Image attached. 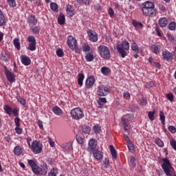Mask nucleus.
Listing matches in <instances>:
<instances>
[{
    "instance_id": "obj_1",
    "label": "nucleus",
    "mask_w": 176,
    "mask_h": 176,
    "mask_svg": "<svg viewBox=\"0 0 176 176\" xmlns=\"http://www.w3.org/2000/svg\"><path fill=\"white\" fill-rule=\"evenodd\" d=\"M142 12L144 17H156L157 10L155 8V3L147 1L142 4Z\"/></svg>"
},
{
    "instance_id": "obj_2",
    "label": "nucleus",
    "mask_w": 176,
    "mask_h": 176,
    "mask_svg": "<svg viewBox=\"0 0 176 176\" xmlns=\"http://www.w3.org/2000/svg\"><path fill=\"white\" fill-rule=\"evenodd\" d=\"M28 163L29 166H31V168L34 173V174L41 175H46L47 174V167L45 166L43 169L38 166L37 164L33 160H28Z\"/></svg>"
},
{
    "instance_id": "obj_3",
    "label": "nucleus",
    "mask_w": 176,
    "mask_h": 176,
    "mask_svg": "<svg viewBox=\"0 0 176 176\" xmlns=\"http://www.w3.org/2000/svg\"><path fill=\"white\" fill-rule=\"evenodd\" d=\"M163 164H162V168L164 170L166 176H173V166H171V163L168 158L163 159Z\"/></svg>"
},
{
    "instance_id": "obj_4",
    "label": "nucleus",
    "mask_w": 176,
    "mask_h": 176,
    "mask_svg": "<svg viewBox=\"0 0 176 176\" xmlns=\"http://www.w3.org/2000/svg\"><path fill=\"white\" fill-rule=\"evenodd\" d=\"M98 50L102 58L104 60H109L111 58V51L108 47L102 45L98 47Z\"/></svg>"
},
{
    "instance_id": "obj_5",
    "label": "nucleus",
    "mask_w": 176,
    "mask_h": 176,
    "mask_svg": "<svg viewBox=\"0 0 176 176\" xmlns=\"http://www.w3.org/2000/svg\"><path fill=\"white\" fill-rule=\"evenodd\" d=\"M71 115L72 118H73V119H75L76 120H80V119H82V118L85 116L83 111H82V109H80V108L73 109L71 111Z\"/></svg>"
},
{
    "instance_id": "obj_6",
    "label": "nucleus",
    "mask_w": 176,
    "mask_h": 176,
    "mask_svg": "<svg viewBox=\"0 0 176 176\" xmlns=\"http://www.w3.org/2000/svg\"><path fill=\"white\" fill-rule=\"evenodd\" d=\"M28 41L30 42V43L27 49L30 50V52H35V50H36V40H35V36H29Z\"/></svg>"
},
{
    "instance_id": "obj_7",
    "label": "nucleus",
    "mask_w": 176,
    "mask_h": 176,
    "mask_svg": "<svg viewBox=\"0 0 176 176\" xmlns=\"http://www.w3.org/2000/svg\"><path fill=\"white\" fill-rule=\"evenodd\" d=\"M31 148L34 153L38 154L42 152V144L36 140L32 142Z\"/></svg>"
},
{
    "instance_id": "obj_8",
    "label": "nucleus",
    "mask_w": 176,
    "mask_h": 176,
    "mask_svg": "<svg viewBox=\"0 0 176 176\" xmlns=\"http://www.w3.org/2000/svg\"><path fill=\"white\" fill-rule=\"evenodd\" d=\"M67 43L69 49H71V50H75L76 45H78V42L76 41V39L74 38V36H67Z\"/></svg>"
},
{
    "instance_id": "obj_9",
    "label": "nucleus",
    "mask_w": 176,
    "mask_h": 176,
    "mask_svg": "<svg viewBox=\"0 0 176 176\" xmlns=\"http://www.w3.org/2000/svg\"><path fill=\"white\" fill-rule=\"evenodd\" d=\"M87 34H88V38L91 42H97L98 41V35L96 32H94L91 30H88L87 31Z\"/></svg>"
},
{
    "instance_id": "obj_10",
    "label": "nucleus",
    "mask_w": 176,
    "mask_h": 176,
    "mask_svg": "<svg viewBox=\"0 0 176 176\" xmlns=\"http://www.w3.org/2000/svg\"><path fill=\"white\" fill-rule=\"evenodd\" d=\"M5 74L8 82H10V83L14 82L16 76H14V74L9 71V69H8L6 67H5Z\"/></svg>"
},
{
    "instance_id": "obj_11",
    "label": "nucleus",
    "mask_w": 176,
    "mask_h": 176,
    "mask_svg": "<svg viewBox=\"0 0 176 176\" xmlns=\"http://www.w3.org/2000/svg\"><path fill=\"white\" fill-rule=\"evenodd\" d=\"M98 89V96H100V97H104L105 96H107V94L109 93L108 87L104 85L99 87Z\"/></svg>"
},
{
    "instance_id": "obj_12",
    "label": "nucleus",
    "mask_w": 176,
    "mask_h": 176,
    "mask_svg": "<svg viewBox=\"0 0 176 176\" xmlns=\"http://www.w3.org/2000/svg\"><path fill=\"white\" fill-rule=\"evenodd\" d=\"M94 83H96V79L94 76H91L88 78H87L85 81V87L86 89H91L93 87Z\"/></svg>"
},
{
    "instance_id": "obj_13",
    "label": "nucleus",
    "mask_w": 176,
    "mask_h": 176,
    "mask_svg": "<svg viewBox=\"0 0 176 176\" xmlns=\"http://www.w3.org/2000/svg\"><path fill=\"white\" fill-rule=\"evenodd\" d=\"M88 149L91 152H94L97 150V140L96 139H91L88 144Z\"/></svg>"
},
{
    "instance_id": "obj_14",
    "label": "nucleus",
    "mask_w": 176,
    "mask_h": 176,
    "mask_svg": "<svg viewBox=\"0 0 176 176\" xmlns=\"http://www.w3.org/2000/svg\"><path fill=\"white\" fill-rule=\"evenodd\" d=\"M129 114L124 116L122 118V121L124 123V129L125 131H129L130 130V124L129 123Z\"/></svg>"
},
{
    "instance_id": "obj_15",
    "label": "nucleus",
    "mask_w": 176,
    "mask_h": 176,
    "mask_svg": "<svg viewBox=\"0 0 176 176\" xmlns=\"http://www.w3.org/2000/svg\"><path fill=\"white\" fill-rule=\"evenodd\" d=\"M72 145V142H69L67 143L63 144L62 148L64 151V152H71L74 150Z\"/></svg>"
},
{
    "instance_id": "obj_16",
    "label": "nucleus",
    "mask_w": 176,
    "mask_h": 176,
    "mask_svg": "<svg viewBox=\"0 0 176 176\" xmlns=\"http://www.w3.org/2000/svg\"><path fill=\"white\" fill-rule=\"evenodd\" d=\"M116 48L120 57H122V58H124V57L129 54V50H124V48L119 47H116Z\"/></svg>"
},
{
    "instance_id": "obj_17",
    "label": "nucleus",
    "mask_w": 176,
    "mask_h": 176,
    "mask_svg": "<svg viewBox=\"0 0 176 176\" xmlns=\"http://www.w3.org/2000/svg\"><path fill=\"white\" fill-rule=\"evenodd\" d=\"M160 49H161V47L159 45L152 44L150 46L151 52H152L155 54H159V53H160Z\"/></svg>"
},
{
    "instance_id": "obj_18",
    "label": "nucleus",
    "mask_w": 176,
    "mask_h": 176,
    "mask_svg": "<svg viewBox=\"0 0 176 176\" xmlns=\"http://www.w3.org/2000/svg\"><path fill=\"white\" fill-rule=\"evenodd\" d=\"M93 152V155L96 160H101L102 159L103 153L100 150L96 149Z\"/></svg>"
},
{
    "instance_id": "obj_19",
    "label": "nucleus",
    "mask_w": 176,
    "mask_h": 176,
    "mask_svg": "<svg viewBox=\"0 0 176 176\" xmlns=\"http://www.w3.org/2000/svg\"><path fill=\"white\" fill-rule=\"evenodd\" d=\"M162 56L166 60V61H171V60L173 58V54L168 51H164L162 52Z\"/></svg>"
},
{
    "instance_id": "obj_20",
    "label": "nucleus",
    "mask_w": 176,
    "mask_h": 176,
    "mask_svg": "<svg viewBox=\"0 0 176 176\" xmlns=\"http://www.w3.org/2000/svg\"><path fill=\"white\" fill-rule=\"evenodd\" d=\"M117 47H121V49L129 50V49H130V43H129V41H123L120 44L117 45Z\"/></svg>"
},
{
    "instance_id": "obj_21",
    "label": "nucleus",
    "mask_w": 176,
    "mask_h": 176,
    "mask_svg": "<svg viewBox=\"0 0 176 176\" xmlns=\"http://www.w3.org/2000/svg\"><path fill=\"white\" fill-rule=\"evenodd\" d=\"M21 61L23 65L28 66L30 64H31V59L27 56H21Z\"/></svg>"
},
{
    "instance_id": "obj_22",
    "label": "nucleus",
    "mask_w": 176,
    "mask_h": 176,
    "mask_svg": "<svg viewBox=\"0 0 176 176\" xmlns=\"http://www.w3.org/2000/svg\"><path fill=\"white\" fill-rule=\"evenodd\" d=\"M168 23V21L166 17L160 18L158 21V24L161 28H164V27L167 25Z\"/></svg>"
},
{
    "instance_id": "obj_23",
    "label": "nucleus",
    "mask_w": 176,
    "mask_h": 176,
    "mask_svg": "<svg viewBox=\"0 0 176 176\" xmlns=\"http://www.w3.org/2000/svg\"><path fill=\"white\" fill-rule=\"evenodd\" d=\"M28 23L30 25H36L38 23V19H36L35 15H31L28 17Z\"/></svg>"
},
{
    "instance_id": "obj_24",
    "label": "nucleus",
    "mask_w": 176,
    "mask_h": 176,
    "mask_svg": "<svg viewBox=\"0 0 176 176\" xmlns=\"http://www.w3.org/2000/svg\"><path fill=\"white\" fill-rule=\"evenodd\" d=\"M6 25V18H5V15L0 10V27H4Z\"/></svg>"
},
{
    "instance_id": "obj_25",
    "label": "nucleus",
    "mask_w": 176,
    "mask_h": 176,
    "mask_svg": "<svg viewBox=\"0 0 176 176\" xmlns=\"http://www.w3.org/2000/svg\"><path fill=\"white\" fill-rule=\"evenodd\" d=\"M58 23L60 25L65 24V16L64 15V14L61 13L60 14L59 17L58 18Z\"/></svg>"
},
{
    "instance_id": "obj_26",
    "label": "nucleus",
    "mask_w": 176,
    "mask_h": 176,
    "mask_svg": "<svg viewBox=\"0 0 176 176\" xmlns=\"http://www.w3.org/2000/svg\"><path fill=\"white\" fill-rule=\"evenodd\" d=\"M14 153L17 156H20V155L23 153V148H21V147L19 146H16L14 148Z\"/></svg>"
},
{
    "instance_id": "obj_27",
    "label": "nucleus",
    "mask_w": 176,
    "mask_h": 176,
    "mask_svg": "<svg viewBox=\"0 0 176 176\" xmlns=\"http://www.w3.org/2000/svg\"><path fill=\"white\" fill-rule=\"evenodd\" d=\"M131 47L133 52H135V53H140V47H138V45L137 44V43L135 42L132 43Z\"/></svg>"
},
{
    "instance_id": "obj_28",
    "label": "nucleus",
    "mask_w": 176,
    "mask_h": 176,
    "mask_svg": "<svg viewBox=\"0 0 176 176\" xmlns=\"http://www.w3.org/2000/svg\"><path fill=\"white\" fill-rule=\"evenodd\" d=\"M109 148L113 159H117L118 155L116 154V150H115V147H113L112 145H110Z\"/></svg>"
},
{
    "instance_id": "obj_29",
    "label": "nucleus",
    "mask_w": 176,
    "mask_h": 176,
    "mask_svg": "<svg viewBox=\"0 0 176 176\" xmlns=\"http://www.w3.org/2000/svg\"><path fill=\"white\" fill-rule=\"evenodd\" d=\"M78 84L80 86H83V80L85 79V74H79L78 75Z\"/></svg>"
},
{
    "instance_id": "obj_30",
    "label": "nucleus",
    "mask_w": 176,
    "mask_h": 176,
    "mask_svg": "<svg viewBox=\"0 0 176 176\" xmlns=\"http://www.w3.org/2000/svg\"><path fill=\"white\" fill-rule=\"evenodd\" d=\"M52 111L55 115H63V110L60 107L56 106L52 109Z\"/></svg>"
},
{
    "instance_id": "obj_31",
    "label": "nucleus",
    "mask_w": 176,
    "mask_h": 176,
    "mask_svg": "<svg viewBox=\"0 0 176 176\" xmlns=\"http://www.w3.org/2000/svg\"><path fill=\"white\" fill-rule=\"evenodd\" d=\"M101 72H102V74H103V75L108 76L109 73H111V69H109L107 67H103L101 68Z\"/></svg>"
},
{
    "instance_id": "obj_32",
    "label": "nucleus",
    "mask_w": 176,
    "mask_h": 176,
    "mask_svg": "<svg viewBox=\"0 0 176 176\" xmlns=\"http://www.w3.org/2000/svg\"><path fill=\"white\" fill-rule=\"evenodd\" d=\"M160 119L161 120L162 124L164 126L166 124V116H164V112L160 111Z\"/></svg>"
},
{
    "instance_id": "obj_33",
    "label": "nucleus",
    "mask_w": 176,
    "mask_h": 176,
    "mask_svg": "<svg viewBox=\"0 0 176 176\" xmlns=\"http://www.w3.org/2000/svg\"><path fill=\"white\" fill-rule=\"evenodd\" d=\"M133 25L136 30H140V28H142V23L138 22L137 21H133Z\"/></svg>"
},
{
    "instance_id": "obj_34",
    "label": "nucleus",
    "mask_w": 176,
    "mask_h": 176,
    "mask_svg": "<svg viewBox=\"0 0 176 176\" xmlns=\"http://www.w3.org/2000/svg\"><path fill=\"white\" fill-rule=\"evenodd\" d=\"M3 109H4L5 112L9 115V116H12V109L10 108V107L9 105H7V104L4 105Z\"/></svg>"
},
{
    "instance_id": "obj_35",
    "label": "nucleus",
    "mask_w": 176,
    "mask_h": 176,
    "mask_svg": "<svg viewBox=\"0 0 176 176\" xmlns=\"http://www.w3.org/2000/svg\"><path fill=\"white\" fill-rule=\"evenodd\" d=\"M14 45L17 49V50H20V39L19 38H16L14 39Z\"/></svg>"
},
{
    "instance_id": "obj_36",
    "label": "nucleus",
    "mask_w": 176,
    "mask_h": 176,
    "mask_svg": "<svg viewBox=\"0 0 176 176\" xmlns=\"http://www.w3.org/2000/svg\"><path fill=\"white\" fill-rule=\"evenodd\" d=\"M85 60L88 62L93 61L94 60V55H93L91 53H88L85 56Z\"/></svg>"
},
{
    "instance_id": "obj_37",
    "label": "nucleus",
    "mask_w": 176,
    "mask_h": 176,
    "mask_svg": "<svg viewBox=\"0 0 176 176\" xmlns=\"http://www.w3.org/2000/svg\"><path fill=\"white\" fill-rule=\"evenodd\" d=\"M155 142L156 144H157L158 146H160V148H163V146H164V142H163L162 141V140H160V138H156L155 139Z\"/></svg>"
},
{
    "instance_id": "obj_38",
    "label": "nucleus",
    "mask_w": 176,
    "mask_h": 176,
    "mask_svg": "<svg viewBox=\"0 0 176 176\" xmlns=\"http://www.w3.org/2000/svg\"><path fill=\"white\" fill-rule=\"evenodd\" d=\"M1 60H2V61H9V55L6 52L1 53Z\"/></svg>"
},
{
    "instance_id": "obj_39",
    "label": "nucleus",
    "mask_w": 176,
    "mask_h": 176,
    "mask_svg": "<svg viewBox=\"0 0 176 176\" xmlns=\"http://www.w3.org/2000/svg\"><path fill=\"white\" fill-rule=\"evenodd\" d=\"M51 10H53V12H58V6L56 3H51L50 4Z\"/></svg>"
},
{
    "instance_id": "obj_40",
    "label": "nucleus",
    "mask_w": 176,
    "mask_h": 176,
    "mask_svg": "<svg viewBox=\"0 0 176 176\" xmlns=\"http://www.w3.org/2000/svg\"><path fill=\"white\" fill-rule=\"evenodd\" d=\"M57 174H58L57 168H52L50 173H48V176H57Z\"/></svg>"
},
{
    "instance_id": "obj_41",
    "label": "nucleus",
    "mask_w": 176,
    "mask_h": 176,
    "mask_svg": "<svg viewBox=\"0 0 176 176\" xmlns=\"http://www.w3.org/2000/svg\"><path fill=\"white\" fill-rule=\"evenodd\" d=\"M156 113V111L155 110H153V111H148V119H150L151 120H155V113Z\"/></svg>"
},
{
    "instance_id": "obj_42",
    "label": "nucleus",
    "mask_w": 176,
    "mask_h": 176,
    "mask_svg": "<svg viewBox=\"0 0 176 176\" xmlns=\"http://www.w3.org/2000/svg\"><path fill=\"white\" fill-rule=\"evenodd\" d=\"M82 132L85 133V134H89V133H90V128L89 126L87 125H83L82 126Z\"/></svg>"
},
{
    "instance_id": "obj_43",
    "label": "nucleus",
    "mask_w": 176,
    "mask_h": 176,
    "mask_svg": "<svg viewBox=\"0 0 176 176\" xmlns=\"http://www.w3.org/2000/svg\"><path fill=\"white\" fill-rule=\"evenodd\" d=\"M168 29L170 31H175V30H176V23L175 22H170L168 24Z\"/></svg>"
},
{
    "instance_id": "obj_44",
    "label": "nucleus",
    "mask_w": 176,
    "mask_h": 176,
    "mask_svg": "<svg viewBox=\"0 0 176 176\" xmlns=\"http://www.w3.org/2000/svg\"><path fill=\"white\" fill-rule=\"evenodd\" d=\"M126 144L129 151H130L131 152H134V145L133 144V142H131V140L127 142Z\"/></svg>"
},
{
    "instance_id": "obj_45",
    "label": "nucleus",
    "mask_w": 176,
    "mask_h": 176,
    "mask_svg": "<svg viewBox=\"0 0 176 176\" xmlns=\"http://www.w3.org/2000/svg\"><path fill=\"white\" fill-rule=\"evenodd\" d=\"M7 2L10 8H16V0H7Z\"/></svg>"
},
{
    "instance_id": "obj_46",
    "label": "nucleus",
    "mask_w": 176,
    "mask_h": 176,
    "mask_svg": "<svg viewBox=\"0 0 176 176\" xmlns=\"http://www.w3.org/2000/svg\"><path fill=\"white\" fill-rule=\"evenodd\" d=\"M93 130L96 134H100V133H101V127H100L98 125H95Z\"/></svg>"
},
{
    "instance_id": "obj_47",
    "label": "nucleus",
    "mask_w": 176,
    "mask_h": 176,
    "mask_svg": "<svg viewBox=\"0 0 176 176\" xmlns=\"http://www.w3.org/2000/svg\"><path fill=\"white\" fill-rule=\"evenodd\" d=\"M92 0H76L78 3H83L84 5H89Z\"/></svg>"
},
{
    "instance_id": "obj_48",
    "label": "nucleus",
    "mask_w": 176,
    "mask_h": 176,
    "mask_svg": "<svg viewBox=\"0 0 176 176\" xmlns=\"http://www.w3.org/2000/svg\"><path fill=\"white\" fill-rule=\"evenodd\" d=\"M40 30H41V28H39V26H35L32 28V32H34V34H39Z\"/></svg>"
},
{
    "instance_id": "obj_49",
    "label": "nucleus",
    "mask_w": 176,
    "mask_h": 176,
    "mask_svg": "<svg viewBox=\"0 0 176 176\" xmlns=\"http://www.w3.org/2000/svg\"><path fill=\"white\" fill-rule=\"evenodd\" d=\"M130 163H131V167H133V168H134L135 167V157H134L133 156L131 157Z\"/></svg>"
},
{
    "instance_id": "obj_50",
    "label": "nucleus",
    "mask_w": 176,
    "mask_h": 176,
    "mask_svg": "<svg viewBox=\"0 0 176 176\" xmlns=\"http://www.w3.org/2000/svg\"><path fill=\"white\" fill-rule=\"evenodd\" d=\"M67 13L68 16H69L70 17H72V16H74V14H75L74 13V10H72V8H67Z\"/></svg>"
},
{
    "instance_id": "obj_51",
    "label": "nucleus",
    "mask_w": 176,
    "mask_h": 176,
    "mask_svg": "<svg viewBox=\"0 0 176 176\" xmlns=\"http://www.w3.org/2000/svg\"><path fill=\"white\" fill-rule=\"evenodd\" d=\"M166 98H167L169 101H170V102L174 101V95H173L172 93H170V94H166Z\"/></svg>"
},
{
    "instance_id": "obj_52",
    "label": "nucleus",
    "mask_w": 176,
    "mask_h": 176,
    "mask_svg": "<svg viewBox=\"0 0 176 176\" xmlns=\"http://www.w3.org/2000/svg\"><path fill=\"white\" fill-rule=\"evenodd\" d=\"M140 104H141V105H142V107H145V105H146V104H148V101L146 100V98H142L140 100Z\"/></svg>"
},
{
    "instance_id": "obj_53",
    "label": "nucleus",
    "mask_w": 176,
    "mask_h": 176,
    "mask_svg": "<svg viewBox=\"0 0 176 176\" xmlns=\"http://www.w3.org/2000/svg\"><path fill=\"white\" fill-rule=\"evenodd\" d=\"M56 55L58 57H63L64 56V52L62 50H56Z\"/></svg>"
},
{
    "instance_id": "obj_54",
    "label": "nucleus",
    "mask_w": 176,
    "mask_h": 176,
    "mask_svg": "<svg viewBox=\"0 0 176 176\" xmlns=\"http://www.w3.org/2000/svg\"><path fill=\"white\" fill-rule=\"evenodd\" d=\"M15 131L16 134H21L23 133V129L20 128V126L15 127Z\"/></svg>"
},
{
    "instance_id": "obj_55",
    "label": "nucleus",
    "mask_w": 176,
    "mask_h": 176,
    "mask_svg": "<svg viewBox=\"0 0 176 176\" xmlns=\"http://www.w3.org/2000/svg\"><path fill=\"white\" fill-rule=\"evenodd\" d=\"M101 102L104 104L107 102V98H100L98 100V104H101Z\"/></svg>"
},
{
    "instance_id": "obj_56",
    "label": "nucleus",
    "mask_w": 176,
    "mask_h": 176,
    "mask_svg": "<svg viewBox=\"0 0 176 176\" xmlns=\"http://www.w3.org/2000/svg\"><path fill=\"white\" fill-rule=\"evenodd\" d=\"M90 50V46L89 45H85L82 46V52H87Z\"/></svg>"
},
{
    "instance_id": "obj_57",
    "label": "nucleus",
    "mask_w": 176,
    "mask_h": 176,
    "mask_svg": "<svg viewBox=\"0 0 176 176\" xmlns=\"http://www.w3.org/2000/svg\"><path fill=\"white\" fill-rule=\"evenodd\" d=\"M12 115H13L14 116H19V110L17 109V108H14L12 110Z\"/></svg>"
},
{
    "instance_id": "obj_58",
    "label": "nucleus",
    "mask_w": 176,
    "mask_h": 176,
    "mask_svg": "<svg viewBox=\"0 0 176 176\" xmlns=\"http://www.w3.org/2000/svg\"><path fill=\"white\" fill-rule=\"evenodd\" d=\"M168 129L169 130V131H170V133H173V134L176 132V129L174 126H169L168 127Z\"/></svg>"
},
{
    "instance_id": "obj_59",
    "label": "nucleus",
    "mask_w": 176,
    "mask_h": 176,
    "mask_svg": "<svg viewBox=\"0 0 176 176\" xmlns=\"http://www.w3.org/2000/svg\"><path fill=\"white\" fill-rule=\"evenodd\" d=\"M104 164L105 168H108V167H109V160H108L107 158H105L104 160Z\"/></svg>"
},
{
    "instance_id": "obj_60",
    "label": "nucleus",
    "mask_w": 176,
    "mask_h": 176,
    "mask_svg": "<svg viewBox=\"0 0 176 176\" xmlns=\"http://www.w3.org/2000/svg\"><path fill=\"white\" fill-rule=\"evenodd\" d=\"M123 97L126 100H129V98H130V92L129 91L124 92Z\"/></svg>"
},
{
    "instance_id": "obj_61",
    "label": "nucleus",
    "mask_w": 176,
    "mask_h": 176,
    "mask_svg": "<svg viewBox=\"0 0 176 176\" xmlns=\"http://www.w3.org/2000/svg\"><path fill=\"white\" fill-rule=\"evenodd\" d=\"M18 101L19 102V103L21 104V105H25V100H24V98H22L21 97H19Z\"/></svg>"
},
{
    "instance_id": "obj_62",
    "label": "nucleus",
    "mask_w": 176,
    "mask_h": 176,
    "mask_svg": "<svg viewBox=\"0 0 176 176\" xmlns=\"http://www.w3.org/2000/svg\"><path fill=\"white\" fill-rule=\"evenodd\" d=\"M108 13H109L110 17H113V16L115 14V12L113 11V9H112V8H109Z\"/></svg>"
},
{
    "instance_id": "obj_63",
    "label": "nucleus",
    "mask_w": 176,
    "mask_h": 176,
    "mask_svg": "<svg viewBox=\"0 0 176 176\" xmlns=\"http://www.w3.org/2000/svg\"><path fill=\"white\" fill-rule=\"evenodd\" d=\"M76 141L78 142V144H83V138L80 136H76Z\"/></svg>"
},
{
    "instance_id": "obj_64",
    "label": "nucleus",
    "mask_w": 176,
    "mask_h": 176,
    "mask_svg": "<svg viewBox=\"0 0 176 176\" xmlns=\"http://www.w3.org/2000/svg\"><path fill=\"white\" fill-rule=\"evenodd\" d=\"M14 123H15L16 126H20V118L18 117L15 118Z\"/></svg>"
}]
</instances>
